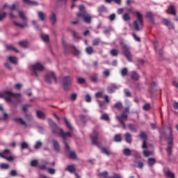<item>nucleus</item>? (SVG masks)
<instances>
[{
  "mask_svg": "<svg viewBox=\"0 0 178 178\" xmlns=\"http://www.w3.org/2000/svg\"><path fill=\"white\" fill-rule=\"evenodd\" d=\"M48 123L52 129V134L56 136H60L63 140H67V138L72 137L70 132H64L63 129L58 127L56 123H55L51 118L48 119Z\"/></svg>",
  "mask_w": 178,
  "mask_h": 178,
  "instance_id": "1",
  "label": "nucleus"
},
{
  "mask_svg": "<svg viewBox=\"0 0 178 178\" xmlns=\"http://www.w3.org/2000/svg\"><path fill=\"white\" fill-rule=\"evenodd\" d=\"M168 130L169 131V134H165V132H163L161 134L162 137L167 140L168 147L166 149L168 155L170 156L172 154V148H173V134H172V128L171 126L168 127Z\"/></svg>",
  "mask_w": 178,
  "mask_h": 178,
  "instance_id": "2",
  "label": "nucleus"
},
{
  "mask_svg": "<svg viewBox=\"0 0 178 178\" xmlns=\"http://www.w3.org/2000/svg\"><path fill=\"white\" fill-rule=\"evenodd\" d=\"M79 10L80 13H76V17L78 18H83V22L87 24H91V19H92V17H91V15L86 13V8L85 6H79Z\"/></svg>",
  "mask_w": 178,
  "mask_h": 178,
  "instance_id": "3",
  "label": "nucleus"
},
{
  "mask_svg": "<svg viewBox=\"0 0 178 178\" xmlns=\"http://www.w3.org/2000/svg\"><path fill=\"white\" fill-rule=\"evenodd\" d=\"M140 138L143 140V145L142 148L143 150V155L145 157H148L151 156V152H149L147 150L148 145H147V140H148V136L146 132L145 131H140L139 135Z\"/></svg>",
  "mask_w": 178,
  "mask_h": 178,
  "instance_id": "4",
  "label": "nucleus"
},
{
  "mask_svg": "<svg viewBox=\"0 0 178 178\" xmlns=\"http://www.w3.org/2000/svg\"><path fill=\"white\" fill-rule=\"evenodd\" d=\"M134 15L136 16L137 20H135L133 24L134 29L136 31H139L142 30L144 26L143 17L139 11H136Z\"/></svg>",
  "mask_w": 178,
  "mask_h": 178,
  "instance_id": "5",
  "label": "nucleus"
},
{
  "mask_svg": "<svg viewBox=\"0 0 178 178\" xmlns=\"http://www.w3.org/2000/svg\"><path fill=\"white\" fill-rule=\"evenodd\" d=\"M21 97V94H14L10 91H6L3 92H0V98H3L6 102L13 103L11 99L12 97L18 98Z\"/></svg>",
  "mask_w": 178,
  "mask_h": 178,
  "instance_id": "6",
  "label": "nucleus"
},
{
  "mask_svg": "<svg viewBox=\"0 0 178 178\" xmlns=\"http://www.w3.org/2000/svg\"><path fill=\"white\" fill-rule=\"evenodd\" d=\"M129 112V107H125L124 108V112L121 113V115L117 116V120H118V122H120V124L122 126L123 129H127L126 124L124 123V120H128V115L126 113Z\"/></svg>",
  "mask_w": 178,
  "mask_h": 178,
  "instance_id": "7",
  "label": "nucleus"
},
{
  "mask_svg": "<svg viewBox=\"0 0 178 178\" xmlns=\"http://www.w3.org/2000/svg\"><path fill=\"white\" fill-rule=\"evenodd\" d=\"M122 55L125 56L128 62L131 63L133 61L132 54L130 51V48L127 45H122Z\"/></svg>",
  "mask_w": 178,
  "mask_h": 178,
  "instance_id": "8",
  "label": "nucleus"
},
{
  "mask_svg": "<svg viewBox=\"0 0 178 178\" xmlns=\"http://www.w3.org/2000/svg\"><path fill=\"white\" fill-rule=\"evenodd\" d=\"M72 78L70 76H65L63 77V86L65 91L70 90V86L72 85Z\"/></svg>",
  "mask_w": 178,
  "mask_h": 178,
  "instance_id": "9",
  "label": "nucleus"
},
{
  "mask_svg": "<svg viewBox=\"0 0 178 178\" xmlns=\"http://www.w3.org/2000/svg\"><path fill=\"white\" fill-rule=\"evenodd\" d=\"M31 71L33 72V76H38L37 71L42 72L44 70V67L41 63H36L31 66Z\"/></svg>",
  "mask_w": 178,
  "mask_h": 178,
  "instance_id": "10",
  "label": "nucleus"
},
{
  "mask_svg": "<svg viewBox=\"0 0 178 178\" xmlns=\"http://www.w3.org/2000/svg\"><path fill=\"white\" fill-rule=\"evenodd\" d=\"M19 16L23 20L24 24H19V22H14L13 24L17 26L24 29L27 26V18L26 17L24 13L22 11H19Z\"/></svg>",
  "mask_w": 178,
  "mask_h": 178,
  "instance_id": "11",
  "label": "nucleus"
},
{
  "mask_svg": "<svg viewBox=\"0 0 178 178\" xmlns=\"http://www.w3.org/2000/svg\"><path fill=\"white\" fill-rule=\"evenodd\" d=\"M45 80L49 84L52 83L53 82L56 83H57L56 76L54 72L48 73L45 76Z\"/></svg>",
  "mask_w": 178,
  "mask_h": 178,
  "instance_id": "12",
  "label": "nucleus"
},
{
  "mask_svg": "<svg viewBox=\"0 0 178 178\" xmlns=\"http://www.w3.org/2000/svg\"><path fill=\"white\" fill-rule=\"evenodd\" d=\"M0 156L4 159H6L8 161H14V158L10 156V150H8V149H5L3 153H0Z\"/></svg>",
  "mask_w": 178,
  "mask_h": 178,
  "instance_id": "13",
  "label": "nucleus"
},
{
  "mask_svg": "<svg viewBox=\"0 0 178 178\" xmlns=\"http://www.w3.org/2000/svg\"><path fill=\"white\" fill-rule=\"evenodd\" d=\"M162 22L165 26L168 28L169 30L175 29V26L170 19L163 18L162 19Z\"/></svg>",
  "mask_w": 178,
  "mask_h": 178,
  "instance_id": "14",
  "label": "nucleus"
},
{
  "mask_svg": "<svg viewBox=\"0 0 178 178\" xmlns=\"http://www.w3.org/2000/svg\"><path fill=\"white\" fill-rule=\"evenodd\" d=\"M99 134L97 131H93V136H90V139L92 141V143L96 146H98V139Z\"/></svg>",
  "mask_w": 178,
  "mask_h": 178,
  "instance_id": "15",
  "label": "nucleus"
},
{
  "mask_svg": "<svg viewBox=\"0 0 178 178\" xmlns=\"http://www.w3.org/2000/svg\"><path fill=\"white\" fill-rule=\"evenodd\" d=\"M13 121L17 123L18 124L21 125V126H24V127H27V123H26V122L22 118H14Z\"/></svg>",
  "mask_w": 178,
  "mask_h": 178,
  "instance_id": "16",
  "label": "nucleus"
},
{
  "mask_svg": "<svg viewBox=\"0 0 178 178\" xmlns=\"http://www.w3.org/2000/svg\"><path fill=\"white\" fill-rule=\"evenodd\" d=\"M52 143H53L54 149L57 153H59L60 151V144H59L58 141L56 140H52Z\"/></svg>",
  "mask_w": 178,
  "mask_h": 178,
  "instance_id": "17",
  "label": "nucleus"
},
{
  "mask_svg": "<svg viewBox=\"0 0 178 178\" xmlns=\"http://www.w3.org/2000/svg\"><path fill=\"white\" fill-rule=\"evenodd\" d=\"M140 74L136 71L131 72V79L133 81H138L140 79Z\"/></svg>",
  "mask_w": 178,
  "mask_h": 178,
  "instance_id": "18",
  "label": "nucleus"
},
{
  "mask_svg": "<svg viewBox=\"0 0 178 178\" xmlns=\"http://www.w3.org/2000/svg\"><path fill=\"white\" fill-rule=\"evenodd\" d=\"M166 12H167V13H170V14H171L172 15H174V16H175L177 15L175 8L173 5H170L168 7V9L166 10Z\"/></svg>",
  "mask_w": 178,
  "mask_h": 178,
  "instance_id": "19",
  "label": "nucleus"
},
{
  "mask_svg": "<svg viewBox=\"0 0 178 178\" xmlns=\"http://www.w3.org/2000/svg\"><path fill=\"white\" fill-rule=\"evenodd\" d=\"M90 81L92 83H97L98 82V74L97 73H93L90 76Z\"/></svg>",
  "mask_w": 178,
  "mask_h": 178,
  "instance_id": "20",
  "label": "nucleus"
},
{
  "mask_svg": "<svg viewBox=\"0 0 178 178\" xmlns=\"http://www.w3.org/2000/svg\"><path fill=\"white\" fill-rule=\"evenodd\" d=\"M134 166L140 169H143L144 167V163L140 161H136L134 162Z\"/></svg>",
  "mask_w": 178,
  "mask_h": 178,
  "instance_id": "21",
  "label": "nucleus"
},
{
  "mask_svg": "<svg viewBox=\"0 0 178 178\" xmlns=\"http://www.w3.org/2000/svg\"><path fill=\"white\" fill-rule=\"evenodd\" d=\"M23 2L30 6H37L38 3L35 1H33L31 0H23Z\"/></svg>",
  "mask_w": 178,
  "mask_h": 178,
  "instance_id": "22",
  "label": "nucleus"
},
{
  "mask_svg": "<svg viewBox=\"0 0 178 178\" xmlns=\"http://www.w3.org/2000/svg\"><path fill=\"white\" fill-rule=\"evenodd\" d=\"M124 137H125V141L127 143L131 144L132 142L131 134L129 133H126L124 135Z\"/></svg>",
  "mask_w": 178,
  "mask_h": 178,
  "instance_id": "23",
  "label": "nucleus"
},
{
  "mask_svg": "<svg viewBox=\"0 0 178 178\" xmlns=\"http://www.w3.org/2000/svg\"><path fill=\"white\" fill-rule=\"evenodd\" d=\"M63 120L65 122V124L67 127V128L70 130V131H72L73 130V127L71 124V123L68 121V120L67 119V118H63Z\"/></svg>",
  "mask_w": 178,
  "mask_h": 178,
  "instance_id": "24",
  "label": "nucleus"
},
{
  "mask_svg": "<svg viewBox=\"0 0 178 178\" xmlns=\"http://www.w3.org/2000/svg\"><path fill=\"white\" fill-rule=\"evenodd\" d=\"M97 11L101 15L102 13H107V8L104 5H102L98 8Z\"/></svg>",
  "mask_w": 178,
  "mask_h": 178,
  "instance_id": "25",
  "label": "nucleus"
},
{
  "mask_svg": "<svg viewBox=\"0 0 178 178\" xmlns=\"http://www.w3.org/2000/svg\"><path fill=\"white\" fill-rule=\"evenodd\" d=\"M65 170L67 171L70 172V173H74L76 172V168H75L74 165H67L66 167Z\"/></svg>",
  "mask_w": 178,
  "mask_h": 178,
  "instance_id": "26",
  "label": "nucleus"
},
{
  "mask_svg": "<svg viewBox=\"0 0 178 178\" xmlns=\"http://www.w3.org/2000/svg\"><path fill=\"white\" fill-rule=\"evenodd\" d=\"M146 17L152 21V24H154V13H152V12H147L146 13Z\"/></svg>",
  "mask_w": 178,
  "mask_h": 178,
  "instance_id": "27",
  "label": "nucleus"
},
{
  "mask_svg": "<svg viewBox=\"0 0 178 178\" xmlns=\"http://www.w3.org/2000/svg\"><path fill=\"white\" fill-rule=\"evenodd\" d=\"M97 102L99 103V107L101 108L102 110H104V109L107 108V106L106 105L105 102L98 100Z\"/></svg>",
  "mask_w": 178,
  "mask_h": 178,
  "instance_id": "28",
  "label": "nucleus"
},
{
  "mask_svg": "<svg viewBox=\"0 0 178 178\" xmlns=\"http://www.w3.org/2000/svg\"><path fill=\"white\" fill-rule=\"evenodd\" d=\"M50 20L51 21L53 25L56 23V15L55 13H51V15L50 16Z\"/></svg>",
  "mask_w": 178,
  "mask_h": 178,
  "instance_id": "29",
  "label": "nucleus"
},
{
  "mask_svg": "<svg viewBox=\"0 0 178 178\" xmlns=\"http://www.w3.org/2000/svg\"><path fill=\"white\" fill-rule=\"evenodd\" d=\"M6 49L8 51H15V52H19V50H17L15 47H14L11 44H7L6 45Z\"/></svg>",
  "mask_w": 178,
  "mask_h": 178,
  "instance_id": "30",
  "label": "nucleus"
},
{
  "mask_svg": "<svg viewBox=\"0 0 178 178\" xmlns=\"http://www.w3.org/2000/svg\"><path fill=\"white\" fill-rule=\"evenodd\" d=\"M8 60L10 63L13 65H17V58L13 57V56H9L8 57Z\"/></svg>",
  "mask_w": 178,
  "mask_h": 178,
  "instance_id": "31",
  "label": "nucleus"
},
{
  "mask_svg": "<svg viewBox=\"0 0 178 178\" xmlns=\"http://www.w3.org/2000/svg\"><path fill=\"white\" fill-rule=\"evenodd\" d=\"M165 175L166 177L175 178V174L173 172H170V170H165Z\"/></svg>",
  "mask_w": 178,
  "mask_h": 178,
  "instance_id": "32",
  "label": "nucleus"
},
{
  "mask_svg": "<svg viewBox=\"0 0 178 178\" xmlns=\"http://www.w3.org/2000/svg\"><path fill=\"white\" fill-rule=\"evenodd\" d=\"M154 49H155L156 51L158 52L159 55H160V56L161 55H163V49H160L159 51L157 49H158V42H154Z\"/></svg>",
  "mask_w": 178,
  "mask_h": 178,
  "instance_id": "33",
  "label": "nucleus"
},
{
  "mask_svg": "<svg viewBox=\"0 0 178 178\" xmlns=\"http://www.w3.org/2000/svg\"><path fill=\"white\" fill-rule=\"evenodd\" d=\"M72 33L74 40H79L81 39V37L76 32L72 31Z\"/></svg>",
  "mask_w": 178,
  "mask_h": 178,
  "instance_id": "34",
  "label": "nucleus"
},
{
  "mask_svg": "<svg viewBox=\"0 0 178 178\" xmlns=\"http://www.w3.org/2000/svg\"><path fill=\"white\" fill-rule=\"evenodd\" d=\"M156 159L154 158H149L147 160V163L150 166H154V165L156 163Z\"/></svg>",
  "mask_w": 178,
  "mask_h": 178,
  "instance_id": "35",
  "label": "nucleus"
},
{
  "mask_svg": "<svg viewBox=\"0 0 178 178\" xmlns=\"http://www.w3.org/2000/svg\"><path fill=\"white\" fill-rule=\"evenodd\" d=\"M114 141L117 143L122 142V135L120 134H116L114 137Z\"/></svg>",
  "mask_w": 178,
  "mask_h": 178,
  "instance_id": "36",
  "label": "nucleus"
},
{
  "mask_svg": "<svg viewBox=\"0 0 178 178\" xmlns=\"http://www.w3.org/2000/svg\"><path fill=\"white\" fill-rule=\"evenodd\" d=\"M86 54H88V55H92V54H93V52H94V49H93L92 47L89 46V47H86Z\"/></svg>",
  "mask_w": 178,
  "mask_h": 178,
  "instance_id": "37",
  "label": "nucleus"
},
{
  "mask_svg": "<svg viewBox=\"0 0 178 178\" xmlns=\"http://www.w3.org/2000/svg\"><path fill=\"white\" fill-rule=\"evenodd\" d=\"M38 15L41 21L44 22L45 15L43 12H42V11L38 12Z\"/></svg>",
  "mask_w": 178,
  "mask_h": 178,
  "instance_id": "38",
  "label": "nucleus"
},
{
  "mask_svg": "<svg viewBox=\"0 0 178 178\" xmlns=\"http://www.w3.org/2000/svg\"><path fill=\"white\" fill-rule=\"evenodd\" d=\"M128 129L131 131H133L134 133L137 132V129L136 128L135 125H134L133 124H128Z\"/></svg>",
  "mask_w": 178,
  "mask_h": 178,
  "instance_id": "39",
  "label": "nucleus"
},
{
  "mask_svg": "<svg viewBox=\"0 0 178 178\" xmlns=\"http://www.w3.org/2000/svg\"><path fill=\"white\" fill-rule=\"evenodd\" d=\"M122 19L124 22H129L131 20V17L129 15V13H125L123 16H122Z\"/></svg>",
  "mask_w": 178,
  "mask_h": 178,
  "instance_id": "40",
  "label": "nucleus"
},
{
  "mask_svg": "<svg viewBox=\"0 0 178 178\" xmlns=\"http://www.w3.org/2000/svg\"><path fill=\"white\" fill-rule=\"evenodd\" d=\"M127 75H128V69L127 67L122 68V70H121V76H122V77H124Z\"/></svg>",
  "mask_w": 178,
  "mask_h": 178,
  "instance_id": "41",
  "label": "nucleus"
},
{
  "mask_svg": "<svg viewBox=\"0 0 178 178\" xmlns=\"http://www.w3.org/2000/svg\"><path fill=\"white\" fill-rule=\"evenodd\" d=\"M63 143L65 145V149L67 152H70V147L67 143V142L66 141V139H63Z\"/></svg>",
  "mask_w": 178,
  "mask_h": 178,
  "instance_id": "42",
  "label": "nucleus"
},
{
  "mask_svg": "<svg viewBox=\"0 0 178 178\" xmlns=\"http://www.w3.org/2000/svg\"><path fill=\"white\" fill-rule=\"evenodd\" d=\"M37 116H38V119H44V118H45L44 114L42 111H37Z\"/></svg>",
  "mask_w": 178,
  "mask_h": 178,
  "instance_id": "43",
  "label": "nucleus"
},
{
  "mask_svg": "<svg viewBox=\"0 0 178 178\" xmlns=\"http://www.w3.org/2000/svg\"><path fill=\"white\" fill-rule=\"evenodd\" d=\"M31 104H24L22 105V111L24 113H27V111L29 110V107H31Z\"/></svg>",
  "mask_w": 178,
  "mask_h": 178,
  "instance_id": "44",
  "label": "nucleus"
},
{
  "mask_svg": "<svg viewBox=\"0 0 178 178\" xmlns=\"http://www.w3.org/2000/svg\"><path fill=\"white\" fill-rule=\"evenodd\" d=\"M72 52L75 56H79V55L81 54V51L78 50L75 47H73Z\"/></svg>",
  "mask_w": 178,
  "mask_h": 178,
  "instance_id": "45",
  "label": "nucleus"
},
{
  "mask_svg": "<svg viewBox=\"0 0 178 178\" xmlns=\"http://www.w3.org/2000/svg\"><path fill=\"white\" fill-rule=\"evenodd\" d=\"M41 38H42V40L45 42H48L49 41V37L48 35L42 34Z\"/></svg>",
  "mask_w": 178,
  "mask_h": 178,
  "instance_id": "46",
  "label": "nucleus"
},
{
  "mask_svg": "<svg viewBox=\"0 0 178 178\" xmlns=\"http://www.w3.org/2000/svg\"><path fill=\"white\" fill-rule=\"evenodd\" d=\"M102 153H104V154H106L107 156H109L111 154L110 151L106 147H102Z\"/></svg>",
  "mask_w": 178,
  "mask_h": 178,
  "instance_id": "47",
  "label": "nucleus"
},
{
  "mask_svg": "<svg viewBox=\"0 0 178 178\" xmlns=\"http://www.w3.org/2000/svg\"><path fill=\"white\" fill-rule=\"evenodd\" d=\"M123 154L127 156H129L131 154V152L130 150V149H123Z\"/></svg>",
  "mask_w": 178,
  "mask_h": 178,
  "instance_id": "48",
  "label": "nucleus"
},
{
  "mask_svg": "<svg viewBox=\"0 0 178 178\" xmlns=\"http://www.w3.org/2000/svg\"><path fill=\"white\" fill-rule=\"evenodd\" d=\"M42 142H40V141H37V142L35 143V146H34V148H35V149H40V148L42 147Z\"/></svg>",
  "mask_w": 178,
  "mask_h": 178,
  "instance_id": "49",
  "label": "nucleus"
},
{
  "mask_svg": "<svg viewBox=\"0 0 178 178\" xmlns=\"http://www.w3.org/2000/svg\"><path fill=\"white\" fill-rule=\"evenodd\" d=\"M108 173L106 171L101 172V173L99 174V177L108 178Z\"/></svg>",
  "mask_w": 178,
  "mask_h": 178,
  "instance_id": "50",
  "label": "nucleus"
},
{
  "mask_svg": "<svg viewBox=\"0 0 178 178\" xmlns=\"http://www.w3.org/2000/svg\"><path fill=\"white\" fill-rule=\"evenodd\" d=\"M69 158L71 159H76V154L74 152H72L69 153Z\"/></svg>",
  "mask_w": 178,
  "mask_h": 178,
  "instance_id": "51",
  "label": "nucleus"
},
{
  "mask_svg": "<svg viewBox=\"0 0 178 178\" xmlns=\"http://www.w3.org/2000/svg\"><path fill=\"white\" fill-rule=\"evenodd\" d=\"M27 148H29V143H27L26 142H23L21 143L22 149H26Z\"/></svg>",
  "mask_w": 178,
  "mask_h": 178,
  "instance_id": "52",
  "label": "nucleus"
},
{
  "mask_svg": "<svg viewBox=\"0 0 178 178\" xmlns=\"http://www.w3.org/2000/svg\"><path fill=\"white\" fill-rule=\"evenodd\" d=\"M19 44L21 47H23L24 48H26L27 46L29 45V43L27 42V41H21L19 42Z\"/></svg>",
  "mask_w": 178,
  "mask_h": 178,
  "instance_id": "53",
  "label": "nucleus"
},
{
  "mask_svg": "<svg viewBox=\"0 0 178 178\" xmlns=\"http://www.w3.org/2000/svg\"><path fill=\"white\" fill-rule=\"evenodd\" d=\"M77 82L79 84H84L86 83V79L84 78H78L77 79Z\"/></svg>",
  "mask_w": 178,
  "mask_h": 178,
  "instance_id": "54",
  "label": "nucleus"
},
{
  "mask_svg": "<svg viewBox=\"0 0 178 178\" xmlns=\"http://www.w3.org/2000/svg\"><path fill=\"white\" fill-rule=\"evenodd\" d=\"M115 108L118 109V110H121L123 107L122 103L120 102H117L115 104V106H114Z\"/></svg>",
  "mask_w": 178,
  "mask_h": 178,
  "instance_id": "55",
  "label": "nucleus"
},
{
  "mask_svg": "<svg viewBox=\"0 0 178 178\" xmlns=\"http://www.w3.org/2000/svg\"><path fill=\"white\" fill-rule=\"evenodd\" d=\"M9 165L6 163H1L0 164V168L3 170H8L9 168Z\"/></svg>",
  "mask_w": 178,
  "mask_h": 178,
  "instance_id": "56",
  "label": "nucleus"
},
{
  "mask_svg": "<svg viewBox=\"0 0 178 178\" xmlns=\"http://www.w3.org/2000/svg\"><path fill=\"white\" fill-rule=\"evenodd\" d=\"M149 108H151V104H145L143 106V109L144 111H147L148 110H149Z\"/></svg>",
  "mask_w": 178,
  "mask_h": 178,
  "instance_id": "57",
  "label": "nucleus"
},
{
  "mask_svg": "<svg viewBox=\"0 0 178 178\" xmlns=\"http://www.w3.org/2000/svg\"><path fill=\"white\" fill-rule=\"evenodd\" d=\"M101 119H102V120L108 121V120H109V117H108V114L104 113L101 116Z\"/></svg>",
  "mask_w": 178,
  "mask_h": 178,
  "instance_id": "58",
  "label": "nucleus"
},
{
  "mask_svg": "<svg viewBox=\"0 0 178 178\" xmlns=\"http://www.w3.org/2000/svg\"><path fill=\"white\" fill-rule=\"evenodd\" d=\"M100 42V40L99 38H96L92 41V45L93 46H98Z\"/></svg>",
  "mask_w": 178,
  "mask_h": 178,
  "instance_id": "59",
  "label": "nucleus"
},
{
  "mask_svg": "<svg viewBox=\"0 0 178 178\" xmlns=\"http://www.w3.org/2000/svg\"><path fill=\"white\" fill-rule=\"evenodd\" d=\"M85 100L88 103L91 102V100H92L91 96H90V95H86V97H85Z\"/></svg>",
  "mask_w": 178,
  "mask_h": 178,
  "instance_id": "60",
  "label": "nucleus"
},
{
  "mask_svg": "<svg viewBox=\"0 0 178 178\" xmlns=\"http://www.w3.org/2000/svg\"><path fill=\"white\" fill-rule=\"evenodd\" d=\"M103 74L104 75L105 77H108L110 76V70H106L104 71Z\"/></svg>",
  "mask_w": 178,
  "mask_h": 178,
  "instance_id": "61",
  "label": "nucleus"
},
{
  "mask_svg": "<svg viewBox=\"0 0 178 178\" xmlns=\"http://www.w3.org/2000/svg\"><path fill=\"white\" fill-rule=\"evenodd\" d=\"M111 54L112 56H118V51L116 49H112Z\"/></svg>",
  "mask_w": 178,
  "mask_h": 178,
  "instance_id": "62",
  "label": "nucleus"
},
{
  "mask_svg": "<svg viewBox=\"0 0 178 178\" xmlns=\"http://www.w3.org/2000/svg\"><path fill=\"white\" fill-rule=\"evenodd\" d=\"M47 170H48L49 174H51V175H54L56 173V170L54 168H48Z\"/></svg>",
  "mask_w": 178,
  "mask_h": 178,
  "instance_id": "63",
  "label": "nucleus"
},
{
  "mask_svg": "<svg viewBox=\"0 0 178 178\" xmlns=\"http://www.w3.org/2000/svg\"><path fill=\"white\" fill-rule=\"evenodd\" d=\"M38 164V162L37 160H33L31 163V166H33V167L36 166Z\"/></svg>",
  "mask_w": 178,
  "mask_h": 178,
  "instance_id": "64",
  "label": "nucleus"
}]
</instances>
